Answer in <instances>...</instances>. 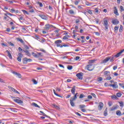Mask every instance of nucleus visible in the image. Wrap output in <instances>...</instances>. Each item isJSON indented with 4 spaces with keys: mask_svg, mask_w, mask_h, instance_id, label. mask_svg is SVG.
I'll return each instance as SVG.
<instances>
[{
    "mask_svg": "<svg viewBox=\"0 0 124 124\" xmlns=\"http://www.w3.org/2000/svg\"><path fill=\"white\" fill-rule=\"evenodd\" d=\"M86 68L89 71H93V70L94 69V66H93V65L92 64H89L87 65Z\"/></svg>",
    "mask_w": 124,
    "mask_h": 124,
    "instance_id": "f257e3e1",
    "label": "nucleus"
},
{
    "mask_svg": "<svg viewBox=\"0 0 124 124\" xmlns=\"http://www.w3.org/2000/svg\"><path fill=\"white\" fill-rule=\"evenodd\" d=\"M52 28H56L55 26H53L52 25H50L49 24H47L45 25V27H44V29L46 30V31H48L49 29H52Z\"/></svg>",
    "mask_w": 124,
    "mask_h": 124,
    "instance_id": "f03ea898",
    "label": "nucleus"
},
{
    "mask_svg": "<svg viewBox=\"0 0 124 124\" xmlns=\"http://www.w3.org/2000/svg\"><path fill=\"white\" fill-rule=\"evenodd\" d=\"M109 87H112L113 89H118V82H115L113 84H109Z\"/></svg>",
    "mask_w": 124,
    "mask_h": 124,
    "instance_id": "7ed1b4c3",
    "label": "nucleus"
},
{
    "mask_svg": "<svg viewBox=\"0 0 124 124\" xmlns=\"http://www.w3.org/2000/svg\"><path fill=\"white\" fill-rule=\"evenodd\" d=\"M104 26L106 30H108V20L106 18L104 19Z\"/></svg>",
    "mask_w": 124,
    "mask_h": 124,
    "instance_id": "20e7f679",
    "label": "nucleus"
},
{
    "mask_svg": "<svg viewBox=\"0 0 124 124\" xmlns=\"http://www.w3.org/2000/svg\"><path fill=\"white\" fill-rule=\"evenodd\" d=\"M76 76L79 80H83V73H78L76 75Z\"/></svg>",
    "mask_w": 124,
    "mask_h": 124,
    "instance_id": "39448f33",
    "label": "nucleus"
},
{
    "mask_svg": "<svg viewBox=\"0 0 124 124\" xmlns=\"http://www.w3.org/2000/svg\"><path fill=\"white\" fill-rule=\"evenodd\" d=\"M8 89L11 90V91H12V92H14V93H18V94H20V93H19V92H18L17 90H16L13 87L9 86H8Z\"/></svg>",
    "mask_w": 124,
    "mask_h": 124,
    "instance_id": "423d86ee",
    "label": "nucleus"
},
{
    "mask_svg": "<svg viewBox=\"0 0 124 124\" xmlns=\"http://www.w3.org/2000/svg\"><path fill=\"white\" fill-rule=\"evenodd\" d=\"M62 43V40H58L55 42V44L56 45L57 47H60L62 46V45L60 44Z\"/></svg>",
    "mask_w": 124,
    "mask_h": 124,
    "instance_id": "0eeeda50",
    "label": "nucleus"
},
{
    "mask_svg": "<svg viewBox=\"0 0 124 124\" xmlns=\"http://www.w3.org/2000/svg\"><path fill=\"white\" fill-rule=\"evenodd\" d=\"M109 61H110V57H108L107 58H106L104 60H103L101 63H107V62H109Z\"/></svg>",
    "mask_w": 124,
    "mask_h": 124,
    "instance_id": "6e6552de",
    "label": "nucleus"
},
{
    "mask_svg": "<svg viewBox=\"0 0 124 124\" xmlns=\"http://www.w3.org/2000/svg\"><path fill=\"white\" fill-rule=\"evenodd\" d=\"M14 101H15V102H16V103H17L18 104H22V103H23V101L17 98L14 99Z\"/></svg>",
    "mask_w": 124,
    "mask_h": 124,
    "instance_id": "1a4fd4ad",
    "label": "nucleus"
},
{
    "mask_svg": "<svg viewBox=\"0 0 124 124\" xmlns=\"http://www.w3.org/2000/svg\"><path fill=\"white\" fill-rule=\"evenodd\" d=\"M32 62V60L31 59H27V58H25L23 59V63H27V62Z\"/></svg>",
    "mask_w": 124,
    "mask_h": 124,
    "instance_id": "9d476101",
    "label": "nucleus"
},
{
    "mask_svg": "<svg viewBox=\"0 0 124 124\" xmlns=\"http://www.w3.org/2000/svg\"><path fill=\"white\" fill-rule=\"evenodd\" d=\"M111 23L113 24V25H115V26H117L118 24L120 23L119 20L117 19H113L111 21Z\"/></svg>",
    "mask_w": 124,
    "mask_h": 124,
    "instance_id": "9b49d317",
    "label": "nucleus"
},
{
    "mask_svg": "<svg viewBox=\"0 0 124 124\" xmlns=\"http://www.w3.org/2000/svg\"><path fill=\"white\" fill-rule=\"evenodd\" d=\"M39 17H40V18L43 19V20H48V17H47V16L44 15L40 14L39 15Z\"/></svg>",
    "mask_w": 124,
    "mask_h": 124,
    "instance_id": "f8f14e48",
    "label": "nucleus"
},
{
    "mask_svg": "<svg viewBox=\"0 0 124 124\" xmlns=\"http://www.w3.org/2000/svg\"><path fill=\"white\" fill-rule=\"evenodd\" d=\"M124 52V49H123L120 52H119L118 53H117L116 55L114 56V58H119V57H121V54H123Z\"/></svg>",
    "mask_w": 124,
    "mask_h": 124,
    "instance_id": "ddd939ff",
    "label": "nucleus"
},
{
    "mask_svg": "<svg viewBox=\"0 0 124 124\" xmlns=\"http://www.w3.org/2000/svg\"><path fill=\"white\" fill-rule=\"evenodd\" d=\"M76 86H74L71 90V92L73 94H75V91H76Z\"/></svg>",
    "mask_w": 124,
    "mask_h": 124,
    "instance_id": "4468645a",
    "label": "nucleus"
},
{
    "mask_svg": "<svg viewBox=\"0 0 124 124\" xmlns=\"http://www.w3.org/2000/svg\"><path fill=\"white\" fill-rule=\"evenodd\" d=\"M103 106H104L103 103L100 102L99 103V106H98L99 110H101L102 108H103Z\"/></svg>",
    "mask_w": 124,
    "mask_h": 124,
    "instance_id": "2eb2a0df",
    "label": "nucleus"
},
{
    "mask_svg": "<svg viewBox=\"0 0 124 124\" xmlns=\"http://www.w3.org/2000/svg\"><path fill=\"white\" fill-rule=\"evenodd\" d=\"M6 53L8 54V56L9 57V59L10 60H12V55H11V53H10V52L8 50L6 51Z\"/></svg>",
    "mask_w": 124,
    "mask_h": 124,
    "instance_id": "dca6fc26",
    "label": "nucleus"
},
{
    "mask_svg": "<svg viewBox=\"0 0 124 124\" xmlns=\"http://www.w3.org/2000/svg\"><path fill=\"white\" fill-rule=\"evenodd\" d=\"M71 99L70 100V101H75V100H76V99H77V97H76V95H74L73 97H71Z\"/></svg>",
    "mask_w": 124,
    "mask_h": 124,
    "instance_id": "f3484780",
    "label": "nucleus"
},
{
    "mask_svg": "<svg viewBox=\"0 0 124 124\" xmlns=\"http://www.w3.org/2000/svg\"><path fill=\"white\" fill-rule=\"evenodd\" d=\"M23 52L26 53L27 56H28V57H31V53H30L29 50H25V49H23Z\"/></svg>",
    "mask_w": 124,
    "mask_h": 124,
    "instance_id": "a211bd4d",
    "label": "nucleus"
},
{
    "mask_svg": "<svg viewBox=\"0 0 124 124\" xmlns=\"http://www.w3.org/2000/svg\"><path fill=\"white\" fill-rule=\"evenodd\" d=\"M114 14L116 15V16H119V13L118 12V9H117V7H114Z\"/></svg>",
    "mask_w": 124,
    "mask_h": 124,
    "instance_id": "6ab92c4d",
    "label": "nucleus"
},
{
    "mask_svg": "<svg viewBox=\"0 0 124 124\" xmlns=\"http://www.w3.org/2000/svg\"><path fill=\"white\" fill-rule=\"evenodd\" d=\"M111 98L112 99H114V100H118V97L116 95H113L111 96Z\"/></svg>",
    "mask_w": 124,
    "mask_h": 124,
    "instance_id": "aec40b11",
    "label": "nucleus"
},
{
    "mask_svg": "<svg viewBox=\"0 0 124 124\" xmlns=\"http://www.w3.org/2000/svg\"><path fill=\"white\" fill-rule=\"evenodd\" d=\"M32 106H34V107H37V108H40V106H38L36 103H32Z\"/></svg>",
    "mask_w": 124,
    "mask_h": 124,
    "instance_id": "412c9836",
    "label": "nucleus"
},
{
    "mask_svg": "<svg viewBox=\"0 0 124 124\" xmlns=\"http://www.w3.org/2000/svg\"><path fill=\"white\" fill-rule=\"evenodd\" d=\"M117 108H118V107H117V106L112 107L110 108V111H115V110H117Z\"/></svg>",
    "mask_w": 124,
    "mask_h": 124,
    "instance_id": "4be33fe9",
    "label": "nucleus"
},
{
    "mask_svg": "<svg viewBox=\"0 0 124 124\" xmlns=\"http://www.w3.org/2000/svg\"><path fill=\"white\" fill-rule=\"evenodd\" d=\"M24 48L23 49V50H25V51H28V50H29V49H30V47H29V46H27L26 45H25L24 46Z\"/></svg>",
    "mask_w": 124,
    "mask_h": 124,
    "instance_id": "5701e85b",
    "label": "nucleus"
},
{
    "mask_svg": "<svg viewBox=\"0 0 124 124\" xmlns=\"http://www.w3.org/2000/svg\"><path fill=\"white\" fill-rule=\"evenodd\" d=\"M10 110L12 111V112H17V109L14 108H9Z\"/></svg>",
    "mask_w": 124,
    "mask_h": 124,
    "instance_id": "b1692460",
    "label": "nucleus"
},
{
    "mask_svg": "<svg viewBox=\"0 0 124 124\" xmlns=\"http://www.w3.org/2000/svg\"><path fill=\"white\" fill-rule=\"evenodd\" d=\"M17 41H19L20 43H22V44H24V41L23 40V39H21V38H17L16 39Z\"/></svg>",
    "mask_w": 124,
    "mask_h": 124,
    "instance_id": "393cba45",
    "label": "nucleus"
},
{
    "mask_svg": "<svg viewBox=\"0 0 124 124\" xmlns=\"http://www.w3.org/2000/svg\"><path fill=\"white\" fill-rule=\"evenodd\" d=\"M69 37H70V36L69 35H66L63 37L62 39H63L64 40H66V39H68V38H69Z\"/></svg>",
    "mask_w": 124,
    "mask_h": 124,
    "instance_id": "a878e982",
    "label": "nucleus"
},
{
    "mask_svg": "<svg viewBox=\"0 0 124 124\" xmlns=\"http://www.w3.org/2000/svg\"><path fill=\"white\" fill-rule=\"evenodd\" d=\"M116 115L117 116H122V112L120 110L116 111Z\"/></svg>",
    "mask_w": 124,
    "mask_h": 124,
    "instance_id": "bb28decb",
    "label": "nucleus"
},
{
    "mask_svg": "<svg viewBox=\"0 0 124 124\" xmlns=\"http://www.w3.org/2000/svg\"><path fill=\"white\" fill-rule=\"evenodd\" d=\"M53 93L54 94L56 95V96H59V97H62V96L59 95L58 93H56V90H55L54 89L53 90Z\"/></svg>",
    "mask_w": 124,
    "mask_h": 124,
    "instance_id": "cd10ccee",
    "label": "nucleus"
},
{
    "mask_svg": "<svg viewBox=\"0 0 124 124\" xmlns=\"http://www.w3.org/2000/svg\"><path fill=\"white\" fill-rule=\"evenodd\" d=\"M95 60H90L89 62H88V63H89V64H92V63H93V62H95Z\"/></svg>",
    "mask_w": 124,
    "mask_h": 124,
    "instance_id": "c85d7f7f",
    "label": "nucleus"
},
{
    "mask_svg": "<svg viewBox=\"0 0 124 124\" xmlns=\"http://www.w3.org/2000/svg\"><path fill=\"white\" fill-rule=\"evenodd\" d=\"M22 12L24 13V14L26 15H29V12L28 11H26L25 10H22Z\"/></svg>",
    "mask_w": 124,
    "mask_h": 124,
    "instance_id": "c756f323",
    "label": "nucleus"
},
{
    "mask_svg": "<svg viewBox=\"0 0 124 124\" xmlns=\"http://www.w3.org/2000/svg\"><path fill=\"white\" fill-rule=\"evenodd\" d=\"M79 107L80 109H83L84 108H86V105H79Z\"/></svg>",
    "mask_w": 124,
    "mask_h": 124,
    "instance_id": "7c9ffc66",
    "label": "nucleus"
},
{
    "mask_svg": "<svg viewBox=\"0 0 124 124\" xmlns=\"http://www.w3.org/2000/svg\"><path fill=\"white\" fill-rule=\"evenodd\" d=\"M119 103L120 104V107H124V102H123V101L119 102Z\"/></svg>",
    "mask_w": 124,
    "mask_h": 124,
    "instance_id": "2f4dec72",
    "label": "nucleus"
},
{
    "mask_svg": "<svg viewBox=\"0 0 124 124\" xmlns=\"http://www.w3.org/2000/svg\"><path fill=\"white\" fill-rule=\"evenodd\" d=\"M53 107L57 109V110H60V107L57 106V105H53Z\"/></svg>",
    "mask_w": 124,
    "mask_h": 124,
    "instance_id": "473e14b6",
    "label": "nucleus"
},
{
    "mask_svg": "<svg viewBox=\"0 0 124 124\" xmlns=\"http://www.w3.org/2000/svg\"><path fill=\"white\" fill-rule=\"evenodd\" d=\"M123 29H124V27H123V25H120V28L119 29V32H123Z\"/></svg>",
    "mask_w": 124,
    "mask_h": 124,
    "instance_id": "72a5a7b5",
    "label": "nucleus"
},
{
    "mask_svg": "<svg viewBox=\"0 0 124 124\" xmlns=\"http://www.w3.org/2000/svg\"><path fill=\"white\" fill-rule=\"evenodd\" d=\"M13 74H15V75H16V76H21V74L20 73H18L16 72H13Z\"/></svg>",
    "mask_w": 124,
    "mask_h": 124,
    "instance_id": "f704fd0d",
    "label": "nucleus"
},
{
    "mask_svg": "<svg viewBox=\"0 0 124 124\" xmlns=\"http://www.w3.org/2000/svg\"><path fill=\"white\" fill-rule=\"evenodd\" d=\"M118 30H119V27L118 26H115L114 27V32H117L118 31Z\"/></svg>",
    "mask_w": 124,
    "mask_h": 124,
    "instance_id": "c9c22d12",
    "label": "nucleus"
},
{
    "mask_svg": "<svg viewBox=\"0 0 124 124\" xmlns=\"http://www.w3.org/2000/svg\"><path fill=\"white\" fill-rule=\"evenodd\" d=\"M108 74H110L109 71H106L104 72V75H108Z\"/></svg>",
    "mask_w": 124,
    "mask_h": 124,
    "instance_id": "e433bc0d",
    "label": "nucleus"
},
{
    "mask_svg": "<svg viewBox=\"0 0 124 124\" xmlns=\"http://www.w3.org/2000/svg\"><path fill=\"white\" fill-rule=\"evenodd\" d=\"M69 13H70V14L73 15V14H74V11L73 10H70L69 11Z\"/></svg>",
    "mask_w": 124,
    "mask_h": 124,
    "instance_id": "4c0bfd02",
    "label": "nucleus"
},
{
    "mask_svg": "<svg viewBox=\"0 0 124 124\" xmlns=\"http://www.w3.org/2000/svg\"><path fill=\"white\" fill-rule=\"evenodd\" d=\"M72 68H73V66H72V65H68L67 66V69H68L69 70H71Z\"/></svg>",
    "mask_w": 124,
    "mask_h": 124,
    "instance_id": "58836bf2",
    "label": "nucleus"
},
{
    "mask_svg": "<svg viewBox=\"0 0 124 124\" xmlns=\"http://www.w3.org/2000/svg\"><path fill=\"white\" fill-rule=\"evenodd\" d=\"M70 103L72 107H74V106H75V104H74V102H72V101H70Z\"/></svg>",
    "mask_w": 124,
    "mask_h": 124,
    "instance_id": "ea45409f",
    "label": "nucleus"
},
{
    "mask_svg": "<svg viewBox=\"0 0 124 124\" xmlns=\"http://www.w3.org/2000/svg\"><path fill=\"white\" fill-rule=\"evenodd\" d=\"M107 115H108V113H107V108L106 109V111H104V115L105 117L107 116Z\"/></svg>",
    "mask_w": 124,
    "mask_h": 124,
    "instance_id": "a19ab883",
    "label": "nucleus"
},
{
    "mask_svg": "<svg viewBox=\"0 0 124 124\" xmlns=\"http://www.w3.org/2000/svg\"><path fill=\"white\" fill-rule=\"evenodd\" d=\"M62 47H69V46L68 45H62L60 46V48H62Z\"/></svg>",
    "mask_w": 124,
    "mask_h": 124,
    "instance_id": "79ce46f5",
    "label": "nucleus"
},
{
    "mask_svg": "<svg viewBox=\"0 0 124 124\" xmlns=\"http://www.w3.org/2000/svg\"><path fill=\"white\" fill-rule=\"evenodd\" d=\"M5 16H6V17H8L7 15H10V16H14L13 14H10V13H7V14H5Z\"/></svg>",
    "mask_w": 124,
    "mask_h": 124,
    "instance_id": "37998d69",
    "label": "nucleus"
},
{
    "mask_svg": "<svg viewBox=\"0 0 124 124\" xmlns=\"http://www.w3.org/2000/svg\"><path fill=\"white\" fill-rule=\"evenodd\" d=\"M83 97H85V95L83 93H81L79 95V98H83Z\"/></svg>",
    "mask_w": 124,
    "mask_h": 124,
    "instance_id": "c03bdc74",
    "label": "nucleus"
},
{
    "mask_svg": "<svg viewBox=\"0 0 124 124\" xmlns=\"http://www.w3.org/2000/svg\"><path fill=\"white\" fill-rule=\"evenodd\" d=\"M116 96H117V97H121V96H122V93H117Z\"/></svg>",
    "mask_w": 124,
    "mask_h": 124,
    "instance_id": "a18cd8bd",
    "label": "nucleus"
},
{
    "mask_svg": "<svg viewBox=\"0 0 124 124\" xmlns=\"http://www.w3.org/2000/svg\"><path fill=\"white\" fill-rule=\"evenodd\" d=\"M32 55L33 57H34V58H37V54H36L34 52H32Z\"/></svg>",
    "mask_w": 124,
    "mask_h": 124,
    "instance_id": "49530a36",
    "label": "nucleus"
},
{
    "mask_svg": "<svg viewBox=\"0 0 124 124\" xmlns=\"http://www.w3.org/2000/svg\"><path fill=\"white\" fill-rule=\"evenodd\" d=\"M40 57H42V55H41V53H38L37 54V58H40Z\"/></svg>",
    "mask_w": 124,
    "mask_h": 124,
    "instance_id": "de8ad7c7",
    "label": "nucleus"
},
{
    "mask_svg": "<svg viewBox=\"0 0 124 124\" xmlns=\"http://www.w3.org/2000/svg\"><path fill=\"white\" fill-rule=\"evenodd\" d=\"M32 82H33V84H34V85H37V81H36V80L33 79H32Z\"/></svg>",
    "mask_w": 124,
    "mask_h": 124,
    "instance_id": "09e8293b",
    "label": "nucleus"
},
{
    "mask_svg": "<svg viewBox=\"0 0 124 124\" xmlns=\"http://www.w3.org/2000/svg\"><path fill=\"white\" fill-rule=\"evenodd\" d=\"M103 80V78L101 77L98 78V82H101Z\"/></svg>",
    "mask_w": 124,
    "mask_h": 124,
    "instance_id": "8fccbe9b",
    "label": "nucleus"
},
{
    "mask_svg": "<svg viewBox=\"0 0 124 124\" xmlns=\"http://www.w3.org/2000/svg\"><path fill=\"white\" fill-rule=\"evenodd\" d=\"M18 58H23V54L21 53H18Z\"/></svg>",
    "mask_w": 124,
    "mask_h": 124,
    "instance_id": "3c124183",
    "label": "nucleus"
},
{
    "mask_svg": "<svg viewBox=\"0 0 124 124\" xmlns=\"http://www.w3.org/2000/svg\"><path fill=\"white\" fill-rule=\"evenodd\" d=\"M94 33H95V35H97V36H99V35H100V33L98 32H94Z\"/></svg>",
    "mask_w": 124,
    "mask_h": 124,
    "instance_id": "603ef678",
    "label": "nucleus"
},
{
    "mask_svg": "<svg viewBox=\"0 0 124 124\" xmlns=\"http://www.w3.org/2000/svg\"><path fill=\"white\" fill-rule=\"evenodd\" d=\"M38 4H39L40 7H43V4L41 2H38Z\"/></svg>",
    "mask_w": 124,
    "mask_h": 124,
    "instance_id": "864d4df0",
    "label": "nucleus"
},
{
    "mask_svg": "<svg viewBox=\"0 0 124 124\" xmlns=\"http://www.w3.org/2000/svg\"><path fill=\"white\" fill-rule=\"evenodd\" d=\"M111 79H112V77L109 76L106 78V80H110Z\"/></svg>",
    "mask_w": 124,
    "mask_h": 124,
    "instance_id": "5fc2aeb1",
    "label": "nucleus"
},
{
    "mask_svg": "<svg viewBox=\"0 0 124 124\" xmlns=\"http://www.w3.org/2000/svg\"><path fill=\"white\" fill-rule=\"evenodd\" d=\"M79 2H80V0L75 1V4L76 5H78V4H79Z\"/></svg>",
    "mask_w": 124,
    "mask_h": 124,
    "instance_id": "6e6d98bb",
    "label": "nucleus"
},
{
    "mask_svg": "<svg viewBox=\"0 0 124 124\" xmlns=\"http://www.w3.org/2000/svg\"><path fill=\"white\" fill-rule=\"evenodd\" d=\"M40 113H41V114H43V116H44L45 117H47V115L44 113V112L42 111H40Z\"/></svg>",
    "mask_w": 124,
    "mask_h": 124,
    "instance_id": "4d7b16f0",
    "label": "nucleus"
},
{
    "mask_svg": "<svg viewBox=\"0 0 124 124\" xmlns=\"http://www.w3.org/2000/svg\"><path fill=\"white\" fill-rule=\"evenodd\" d=\"M91 95L93 96V97H94V98H96V95L93 93H91Z\"/></svg>",
    "mask_w": 124,
    "mask_h": 124,
    "instance_id": "13d9d810",
    "label": "nucleus"
},
{
    "mask_svg": "<svg viewBox=\"0 0 124 124\" xmlns=\"http://www.w3.org/2000/svg\"><path fill=\"white\" fill-rule=\"evenodd\" d=\"M120 11L123 12L124 11V7L123 6H120Z\"/></svg>",
    "mask_w": 124,
    "mask_h": 124,
    "instance_id": "bf43d9fd",
    "label": "nucleus"
},
{
    "mask_svg": "<svg viewBox=\"0 0 124 124\" xmlns=\"http://www.w3.org/2000/svg\"><path fill=\"white\" fill-rule=\"evenodd\" d=\"M85 4L86 5H87V6H90V5H91V4L90 3V2H89L88 1H86L85 2Z\"/></svg>",
    "mask_w": 124,
    "mask_h": 124,
    "instance_id": "052dcab7",
    "label": "nucleus"
},
{
    "mask_svg": "<svg viewBox=\"0 0 124 124\" xmlns=\"http://www.w3.org/2000/svg\"><path fill=\"white\" fill-rule=\"evenodd\" d=\"M17 60L18 62H21L22 61V58H21L20 57H17Z\"/></svg>",
    "mask_w": 124,
    "mask_h": 124,
    "instance_id": "680f3d73",
    "label": "nucleus"
},
{
    "mask_svg": "<svg viewBox=\"0 0 124 124\" xmlns=\"http://www.w3.org/2000/svg\"><path fill=\"white\" fill-rule=\"evenodd\" d=\"M18 19L19 21H22V20H23V16H22L21 15H19V18H18Z\"/></svg>",
    "mask_w": 124,
    "mask_h": 124,
    "instance_id": "e2e57ef3",
    "label": "nucleus"
},
{
    "mask_svg": "<svg viewBox=\"0 0 124 124\" xmlns=\"http://www.w3.org/2000/svg\"><path fill=\"white\" fill-rule=\"evenodd\" d=\"M18 51H19V52H22V51L24 52V49H23L21 47H18Z\"/></svg>",
    "mask_w": 124,
    "mask_h": 124,
    "instance_id": "0e129e2a",
    "label": "nucleus"
},
{
    "mask_svg": "<svg viewBox=\"0 0 124 124\" xmlns=\"http://www.w3.org/2000/svg\"><path fill=\"white\" fill-rule=\"evenodd\" d=\"M35 39H36L37 40H38V39H39V36H38V35H36L35 36Z\"/></svg>",
    "mask_w": 124,
    "mask_h": 124,
    "instance_id": "69168bd1",
    "label": "nucleus"
},
{
    "mask_svg": "<svg viewBox=\"0 0 124 124\" xmlns=\"http://www.w3.org/2000/svg\"><path fill=\"white\" fill-rule=\"evenodd\" d=\"M117 68H118V66H117V65H115L113 67V70H116V69H117Z\"/></svg>",
    "mask_w": 124,
    "mask_h": 124,
    "instance_id": "338daca9",
    "label": "nucleus"
},
{
    "mask_svg": "<svg viewBox=\"0 0 124 124\" xmlns=\"http://www.w3.org/2000/svg\"><path fill=\"white\" fill-rule=\"evenodd\" d=\"M76 61H78L80 60V57L79 56H76L75 58Z\"/></svg>",
    "mask_w": 124,
    "mask_h": 124,
    "instance_id": "774afa93",
    "label": "nucleus"
}]
</instances>
